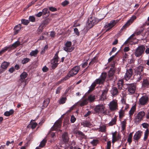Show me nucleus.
I'll list each match as a JSON object with an SVG mask.
<instances>
[{
  "label": "nucleus",
  "mask_w": 149,
  "mask_h": 149,
  "mask_svg": "<svg viewBox=\"0 0 149 149\" xmlns=\"http://www.w3.org/2000/svg\"><path fill=\"white\" fill-rule=\"evenodd\" d=\"M94 110L95 113L98 114L107 115L109 113V112H107L105 107L102 104H99L95 106Z\"/></svg>",
  "instance_id": "obj_1"
},
{
  "label": "nucleus",
  "mask_w": 149,
  "mask_h": 149,
  "mask_svg": "<svg viewBox=\"0 0 149 149\" xmlns=\"http://www.w3.org/2000/svg\"><path fill=\"white\" fill-rule=\"evenodd\" d=\"M124 89L127 90L130 94H133L135 92L136 86L133 83L124 84L123 86Z\"/></svg>",
  "instance_id": "obj_2"
},
{
  "label": "nucleus",
  "mask_w": 149,
  "mask_h": 149,
  "mask_svg": "<svg viewBox=\"0 0 149 149\" xmlns=\"http://www.w3.org/2000/svg\"><path fill=\"white\" fill-rule=\"evenodd\" d=\"M116 70V68H110V70L108 72V77H107V81L108 83L111 82L113 83L115 81V79L113 76Z\"/></svg>",
  "instance_id": "obj_3"
},
{
  "label": "nucleus",
  "mask_w": 149,
  "mask_h": 149,
  "mask_svg": "<svg viewBox=\"0 0 149 149\" xmlns=\"http://www.w3.org/2000/svg\"><path fill=\"white\" fill-rule=\"evenodd\" d=\"M145 50V46L143 45L139 46L135 50L134 54L136 57L142 56Z\"/></svg>",
  "instance_id": "obj_4"
},
{
  "label": "nucleus",
  "mask_w": 149,
  "mask_h": 149,
  "mask_svg": "<svg viewBox=\"0 0 149 149\" xmlns=\"http://www.w3.org/2000/svg\"><path fill=\"white\" fill-rule=\"evenodd\" d=\"M149 102V97L147 95H143L139 99V104L141 106L145 105Z\"/></svg>",
  "instance_id": "obj_5"
},
{
  "label": "nucleus",
  "mask_w": 149,
  "mask_h": 149,
  "mask_svg": "<svg viewBox=\"0 0 149 149\" xmlns=\"http://www.w3.org/2000/svg\"><path fill=\"white\" fill-rule=\"evenodd\" d=\"M145 114V112L143 111L139 112L135 117L134 119L135 123H138L141 120H143Z\"/></svg>",
  "instance_id": "obj_6"
},
{
  "label": "nucleus",
  "mask_w": 149,
  "mask_h": 149,
  "mask_svg": "<svg viewBox=\"0 0 149 149\" xmlns=\"http://www.w3.org/2000/svg\"><path fill=\"white\" fill-rule=\"evenodd\" d=\"M98 22V20L97 18L92 16H90L88 19V27L89 28H92Z\"/></svg>",
  "instance_id": "obj_7"
},
{
  "label": "nucleus",
  "mask_w": 149,
  "mask_h": 149,
  "mask_svg": "<svg viewBox=\"0 0 149 149\" xmlns=\"http://www.w3.org/2000/svg\"><path fill=\"white\" fill-rule=\"evenodd\" d=\"M107 76V73L106 72H102L100 77L96 79L97 83L99 84H102L104 83L106 77Z\"/></svg>",
  "instance_id": "obj_8"
},
{
  "label": "nucleus",
  "mask_w": 149,
  "mask_h": 149,
  "mask_svg": "<svg viewBox=\"0 0 149 149\" xmlns=\"http://www.w3.org/2000/svg\"><path fill=\"white\" fill-rule=\"evenodd\" d=\"M107 76V73L106 72H102L100 77L96 79L97 83L99 84H102L104 83L106 77Z\"/></svg>",
  "instance_id": "obj_9"
},
{
  "label": "nucleus",
  "mask_w": 149,
  "mask_h": 149,
  "mask_svg": "<svg viewBox=\"0 0 149 149\" xmlns=\"http://www.w3.org/2000/svg\"><path fill=\"white\" fill-rule=\"evenodd\" d=\"M136 19V17L135 16H133L122 27L120 31L121 32L123 30L125 29L127 27H128L132 23L134 22V20Z\"/></svg>",
  "instance_id": "obj_10"
},
{
  "label": "nucleus",
  "mask_w": 149,
  "mask_h": 149,
  "mask_svg": "<svg viewBox=\"0 0 149 149\" xmlns=\"http://www.w3.org/2000/svg\"><path fill=\"white\" fill-rule=\"evenodd\" d=\"M72 42L71 41H67L65 44V47H63L64 50L67 52H71L73 50V48L71 47Z\"/></svg>",
  "instance_id": "obj_11"
},
{
  "label": "nucleus",
  "mask_w": 149,
  "mask_h": 149,
  "mask_svg": "<svg viewBox=\"0 0 149 149\" xmlns=\"http://www.w3.org/2000/svg\"><path fill=\"white\" fill-rule=\"evenodd\" d=\"M20 45V43L19 41H17L12 45H10L8 46L5 47V48L6 49L7 51L8 50V51L10 52L11 50L14 49L15 48L19 45Z\"/></svg>",
  "instance_id": "obj_12"
},
{
  "label": "nucleus",
  "mask_w": 149,
  "mask_h": 149,
  "mask_svg": "<svg viewBox=\"0 0 149 149\" xmlns=\"http://www.w3.org/2000/svg\"><path fill=\"white\" fill-rule=\"evenodd\" d=\"M133 70L132 68L127 69L124 76V78L126 81L129 80L133 74Z\"/></svg>",
  "instance_id": "obj_13"
},
{
  "label": "nucleus",
  "mask_w": 149,
  "mask_h": 149,
  "mask_svg": "<svg viewBox=\"0 0 149 149\" xmlns=\"http://www.w3.org/2000/svg\"><path fill=\"white\" fill-rule=\"evenodd\" d=\"M108 90V88L106 87L104 90L102 91V93L99 99L100 100L104 101L106 99V95Z\"/></svg>",
  "instance_id": "obj_14"
},
{
  "label": "nucleus",
  "mask_w": 149,
  "mask_h": 149,
  "mask_svg": "<svg viewBox=\"0 0 149 149\" xmlns=\"http://www.w3.org/2000/svg\"><path fill=\"white\" fill-rule=\"evenodd\" d=\"M121 139V136L120 134L118 133L117 135V132L116 131L112 133V142L114 143L115 142L118 141Z\"/></svg>",
  "instance_id": "obj_15"
},
{
  "label": "nucleus",
  "mask_w": 149,
  "mask_h": 149,
  "mask_svg": "<svg viewBox=\"0 0 149 149\" xmlns=\"http://www.w3.org/2000/svg\"><path fill=\"white\" fill-rule=\"evenodd\" d=\"M118 104L117 102L113 100L110 102L109 109L111 111H114L117 109Z\"/></svg>",
  "instance_id": "obj_16"
},
{
  "label": "nucleus",
  "mask_w": 149,
  "mask_h": 149,
  "mask_svg": "<svg viewBox=\"0 0 149 149\" xmlns=\"http://www.w3.org/2000/svg\"><path fill=\"white\" fill-rule=\"evenodd\" d=\"M144 67L143 65H140L139 66L136 67L134 69V70L137 75H140L141 73L143 72Z\"/></svg>",
  "instance_id": "obj_17"
},
{
  "label": "nucleus",
  "mask_w": 149,
  "mask_h": 149,
  "mask_svg": "<svg viewBox=\"0 0 149 149\" xmlns=\"http://www.w3.org/2000/svg\"><path fill=\"white\" fill-rule=\"evenodd\" d=\"M80 70L79 66H77L73 67L69 72L73 76L76 75Z\"/></svg>",
  "instance_id": "obj_18"
},
{
  "label": "nucleus",
  "mask_w": 149,
  "mask_h": 149,
  "mask_svg": "<svg viewBox=\"0 0 149 149\" xmlns=\"http://www.w3.org/2000/svg\"><path fill=\"white\" fill-rule=\"evenodd\" d=\"M10 63L6 61H4L1 64L0 69V73L3 72L8 68L9 65Z\"/></svg>",
  "instance_id": "obj_19"
},
{
  "label": "nucleus",
  "mask_w": 149,
  "mask_h": 149,
  "mask_svg": "<svg viewBox=\"0 0 149 149\" xmlns=\"http://www.w3.org/2000/svg\"><path fill=\"white\" fill-rule=\"evenodd\" d=\"M118 22V20H117L111 21L109 23H107V24L105 25V27L106 28L108 27L112 28Z\"/></svg>",
  "instance_id": "obj_20"
},
{
  "label": "nucleus",
  "mask_w": 149,
  "mask_h": 149,
  "mask_svg": "<svg viewBox=\"0 0 149 149\" xmlns=\"http://www.w3.org/2000/svg\"><path fill=\"white\" fill-rule=\"evenodd\" d=\"M142 133V132L140 131H138L134 135L133 137L134 139L138 141L140 139Z\"/></svg>",
  "instance_id": "obj_21"
},
{
  "label": "nucleus",
  "mask_w": 149,
  "mask_h": 149,
  "mask_svg": "<svg viewBox=\"0 0 149 149\" xmlns=\"http://www.w3.org/2000/svg\"><path fill=\"white\" fill-rule=\"evenodd\" d=\"M27 76V73L26 72H24L20 75V79H19V81L21 83L25 81V79Z\"/></svg>",
  "instance_id": "obj_22"
},
{
  "label": "nucleus",
  "mask_w": 149,
  "mask_h": 149,
  "mask_svg": "<svg viewBox=\"0 0 149 149\" xmlns=\"http://www.w3.org/2000/svg\"><path fill=\"white\" fill-rule=\"evenodd\" d=\"M62 125V121L61 119H59L57 120L54 125V127L55 130L60 128Z\"/></svg>",
  "instance_id": "obj_23"
},
{
  "label": "nucleus",
  "mask_w": 149,
  "mask_h": 149,
  "mask_svg": "<svg viewBox=\"0 0 149 149\" xmlns=\"http://www.w3.org/2000/svg\"><path fill=\"white\" fill-rule=\"evenodd\" d=\"M43 13V17H47L49 16L50 15V12L48 10L47 8H45L43 9L42 12Z\"/></svg>",
  "instance_id": "obj_24"
},
{
  "label": "nucleus",
  "mask_w": 149,
  "mask_h": 149,
  "mask_svg": "<svg viewBox=\"0 0 149 149\" xmlns=\"http://www.w3.org/2000/svg\"><path fill=\"white\" fill-rule=\"evenodd\" d=\"M50 21V19L48 18H47L45 19V20L42 22L41 25H40V27H44L49 23Z\"/></svg>",
  "instance_id": "obj_25"
},
{
  "label": "nucleus",
  "mask_w": 149,
  "mask_h": 149,
  "mask_svg": "<svg viewBox=\"0 0 149 149\" xmlns=\"http://www.w3.org/2000/svg\"><path fill=\"white\" fill-rule=\"evenodd\" d=\"M62 139L63 141L65 142H67L69 140L68 134L67 132H65L62 134Z\"/></svg>",
  "instance_id": "obj_26"
},
{
  "label": "nucleus",
  "mask_w": 149,
  "mask_h": 149,
  "mask_svg": "<svg viewBox=\"0 0 149 149\" xmlns=\"http://www.w3.org/2000/svg\"><path fill=\"white\" fill-rule=\"evenodd\" d=\"M36 120H32L29 124L28 125L27 127L28 128L31 127L32 129H35L37 125V124L36 122H33L32 121H35Z\"/></svg>",
  "instance_id": "obj_27"
},
{
  "label": "nucleus",
  "mask_w": 149,
  "mask_h": 149,
  "mask_svg": "<svg viewBox=\"0 0 149 149\" xmlns=\"http://www.w3.org/2000/svg\"><path fill=\"white\" fill-rule=\"evenodd\" d=\"M118 93L119 92L117 88L116 87H113L111 92V93L113 96H116Z\"/></svg>",
  "instance_id": "obj_28"
},
{
  "label": "nucleus",
  "mask_w": 149,
  "mask_h": 149,
  "mask_svg": "<svg viewBox=\"0 0 149 149\" xmlns=\"http://www.w3.org/2000/svg\"><path fill=\"white\" fill-rule=\"evenodd\" d=\"M21 28V25L20 24H19L17 25H16L15 28V31L14 33L15 34H17L19 31L20 30Z\"/></svg>",
  "instance_id": "obj_29"
},
{
  "label": "nucleus",
  "mask_w": 149,
  "mask_h": 149,
  "mask_svg": "<svg viewBox=\"0 0 149 149\" xmlns=\"http://www.w3.org/2000/svg\"><path fill=\"white\" fill-rule=\"evenodd\" d=\"M149 85L148 81L147 79H144L142 83V87L145 88H147L148 87Z\"/></svg>",
  "instance_id": "obj_30"
},
{
  "label": "nucleus",
  "mask_w": 149,
  "mask_h": 149,
  "mask_svg": "<svg viewBox=\"0 0 149 149\" xmlns=\"http://www.w3.org/2000/svg\"><path fill=\"white\" fill-rule=\"evenodd\" d=\"M82 125L84 126L87 127H92V125L89 121H84L82 123Z\"/></svg>",
  "instance_id": "obj_31"
},
{
  "label": "nucleus",
  "mask_w": 149,
  "mask_h": 149,
  "mask_svg": "<svg viewBox=\"0 0 149 149\" xmlns=\"http://www.w3.org/2000/svg\"><path fill=\"white\" fill-rule=\"evenodd\" d=\"M134 132H131L129 135L127 139V141L128 143L130 145L132 141V138L133 136V134Z\"/></svg>",
  "instance_id": "obj_32"
},
{
  "label": "nucleus",
  "mask_w": 149,
  "mask_h": 149,
  "mask_svg": "<svg viewBox=\"0 0 149 149\" xmlns=\"http://www.w3.org/2000/svg\"><path fill=\"white\" fill-rule=\"evenodd\" d=\"M14 111L13 109H10L9 111H6L4 113V115L6 116H9L10 115L13 114Z\"/></svg>",
  "instance_id": "obj_33"
},
{
  "label": "nucleus",
  "mask_w": 149,
  "mask_h": 149,
  "mask_svg": "<svg viewBox=\"0 0 149 149\" xmlns=\"http://www.w3.org/2000/svg\"><path fill=\"white\" fill-rule=\"evenodd\" d=\"M50 102V100L49 98H47L43 102L42 107L45 108L47 107Z\"/></svg>",
  "instance_id": "obj_34"
},
{
  "label": "nucleus",
  "mask_w": 149,
  "mask_h": 149,
  "mask_svg": "<svg viewBox=\"0 0 149 149\" xmlns=\"http://www.w3.org/2000/svg\"><path fill=\"white\" fill-rule=\"evenodd\" d=\"M38 52V50L36 49L35 50H33L30 53L29 55L31 56H34V57H36L37 55Z\"/></svg>",
  "instance_id": "obj_35"
},
{
  "label": "nucleus",
  "mask_w": 149,
  "mask_h": 149,
  "mask_svg": "<svg viewBox=\"0 0 149 149\" xmlns=\"http://www.w3.org/2000/svg\"><path fill=\"white\" fill-rule=\"evenodd\" d=\"M124 84H123V81L122 80H119L117 83L118 88L120 90L121 89L122 86L123 87Z\"/></svg>",
  "instance_id": "obj_36"
},
{
  "label": "nucleus",
  "mask_w": 149,
  "mask_h": 149,
  "mask_svg": "<svg viewBox=\"0 0 149 149\" xmlns=\"http://www.w3.org/2000/svg\"><path fill=\"white\" fill-rule=\"evenodd\" d=\"M136 110V107L135 106H133L131 109L129 111L130 117H132V115L134 114Z\"/></svg>",
  "instance_id": "obj_37"
},
{
  "label": "nucleus",
  "mask_w": 149,
  "mask_h": 149,
  "mask_svg": "<svg viewBox=\"0 0 149 149\" xmlns=\"http://www.w3.org/2000/svg\"><path fill=\"white\" fill-rule=\"evenodd\" d=\"M126 123V119L121 122V128L123 131H124L125 130Z\"/></svg>",
  "instance_id": "obj_38"
},
{
  "label": "nucleus",
  "mask_w": 149,
  "mask_h": 149,
  "mask_svg": "<svg viewBox=\"0 0 149 149\" xmlns=\"http://www.w3.org/2000/svg\"><path fill=\"white\" fill-rule=\"evenodd\" d=\"M117 121L116 118L115 117L113 118L109 124V126H112L113 125L116 124V122Z\"/></svg>",
  "instance_id": "obj_39"
},
{
  "label": "nucleus",
  "mask_w": 149,
  "mask_h": 149,
  "mask_svg": "<svg viewBox=\"0 0 149 149\" xmlns=\"http://www.w3.org/2000/svg\"><path fill=\"white\" fill-rule=\"evenodd\" d=\"M88 103V100L87 98L84 99L80 103L79 105L81 107H82L86 105Z\"/></svg>",
  "instance_id": "obj_40"
},
{
  "label": "nucleus",
  "mask_w": 149,
  "mask_h": 149,
  "mask_svg": "<svg viewBox=\"0 0 149 149\" xmlns=\"http://www.w3.org/2000/svg\"><path fill=\"white\" fill-rule=\"evenodd\" d=\"M47 141V140L45 139H43L40 143L39 145V147H40L41 148L45 146V144L46 143Z\"/></svg>",
  "instance_id": "obj_41"
},
{
  "label": "nucleus",
  "mask_w": 149,
  "mask_h": 149,
  "mask_svg": "<svg viewBox=\"0 0 149 149\" xmlns=\"http://www.w3.org/2000/svg\"><path fill=\"white\" fill-rule=\"evenodd\" d=\"M149 129L148 128L145 132L144 136L143 139L145 141H146L148 138V136L149 134Z\"/></svg>",
  "instance_id": "obj_42"
},
{
  "label": "nucleus",
  "mask_w": 149,
  "mask_h": 149,
  "mask_svg": "<svg viewBox=\"0 0 149 149\" xmlns=\"http://www.w3.org/2000/svg\"><path fill=\"white\" fill-rule=\"evenodd\" d=\"M119 118L121 119L124 116V111L123 109H121L120 111L119 112Z\"/></svg>",
  "instance_id": "obj_43"
},
{
  "label": "nucleus",
  "mask_w": 149,
  "mask_h": 149,
  "mask_svg": "<svg viewBox=\"0 0 149 149\" xmlns=\"http://www.w3.org/2000/svg\"><path fill=\"white\" fill-rule=\"evenodd\" d=\"M67 100V98L66 97H63L60 100L59 103L60 104H64Z\"/></svg>",
  "instance_id": "obj_44"
},
{
  "label": "nucleus",
  "mask_w": 149,
  "mask_h": 149,
  "mask_svg": "<svg viewBox=\"0 0 149 149\" xmlns=\"http://www.w3.org/2000/svg\"><path fill=\"white\" fill-rule=\"evenodd\" d=\"M48 47V46L47 45H45L44 48L42 49V51L40 52V54L42 55L44 54L46 51Z\"/></svg>",
  "instance_id": "obj_45"
},
{
  "label": "nucleus",
  "mask_w": 149,
  "mask_h": 149,
  "mask_svg": "<svg viewBox=\"0 0 149 149\" xmlns=\"http://www.w3.org/2000/svg\"><path fill=\"white\" fill-rule=\"evenodd\" d=\"M30 59L29 58H24L23 60L22 61L21 63L22 64H24L27 63L29 61Z\"/></svg>",
  "instance_id": "obj_46"
},
{
  "label": "nucleus",
  "mask_w": 149,
  "mask_h": 149,
  "mask_svg": "<svg viewBox=\"0 0 149 149\" xmlns=\"http://www.w3.org/2000/svg\"><path fill=\"white\" fill-rule=\"evenodd\" d=\"M72 77L73 76L69 72L68 74L62 79V80L64 81H66L70 77Z\"/></svg>",
  "instance_id": "obj_47"
},
{
  "label": "nucleus",
  "mask_w": 149,
  "mask_h": 149,
  "mask_svg": "<svg viewBox=\"0 0 149 149\" xmlns=\"http://www.w3.org/2000/svg\"><path fill=\"white\" fill-rule=\"evenodd\" d=\"M22 23L25 25H28L29 22V21L28 20H26L23 19L21 20Z\"/></svg>",
  "instance_id": "obj_48"
},
{
  "label": "nucleus",
  "mask_w": 149,
  "mask_h": 149,
  "mask_svg": "<svg viewBox=\"0 0 149 149\" xmlns=\"http://www.w3.org/2000/svg\"><path fill=\"white\" fill-rule=\"evenodd\" d=\"M99 129L101 132H105L106 130V126L104 125H103L100 127Z\"/></svg>",
  "instance_id": "obj_49"
},
{
  "label": "nucleus",
  "mask_w": 149,
  "mask_h": 149,
  "mask_svg": "<svg viewBox=\"0 0 149 149\" xmlns=\"http://www.w3.org/2000/svg\"><path fill=\"white\" fill-rule=\"evenodd\" d=\"M87 99L88 100V101L89 100L90 102H92L94 101L95 99V98L94 96L90 95L88 97Z\"/></svg>",
  "instance_id": "obj_50"
},
{
  "label": "nucleus",
  "mask_w": 149,
  "mask_h": 149,
  "mask_svg": "<svg viewBox=\"0 0 149 149\" xmlns=\"http://www.w3.org/2000/svg\"><path fill=\"white\" fill-rule=\"evenodd\" d=\"M29 21H31L32 22H34L36 21V18L35 17H34L33 16H30L29 17Z\"/></svg>",
  "instance_id": "obj_51"
},
{
  "label": "nucleus",
  "mask_w": 149,
  "mask_h": 149,
  "mask_svg": "<svg viewBox=\"0 0 149 149\" xmlns=\"http://www.w3.org/2000/svg\"><path fill=\"white\" fill-rule=\"evenodd\" d=\"M97 84H98L97 83L96 79L95 81L92 84L91 86V88L92 90H93L95 88Z\"/></svg>",
  "instance_id": "obj_52"
},
{
  "label": "nucleus",
  "mask_w": 149,
  "mask_h": 149,
  "mask_svg": "<svg viewBox=\"0 0 149 149\" xmlns=\"http://www.w3.org/2000/svg\"><path fill=\"white\" fill-rule=\"evenodd\" d=\"M97 60V58H96V57H94L92 60L90 62L89 64V65H93L95 62L96 60Z\"/></svg>",
  "instance_id": "obj_53"
},
{
  "label": "nucleus",
  "mask_w": 149,
  "mask_h": 149,
  "mask_svg": "<svg viewBox=\"0 0 149 149\" xmlns=\"http://www.w3.org/2000/svg\"><path fill=\"white\" fill-rule=\"evenodd\" d=\"M77 134L81 136L82 138H84V137L85 136L84 134V133H83L82 132L80 131H78V132H77Z\"/></svg>",
  "instance_id": "obj_54"
},
{
  "label": "nucleus",
  "mask_w": 149,
  "mask_h": 149,
  "mask_svg": "<svg viewBox=\"0 0 149 149\" xmlns=\"http://www.w3.org/2000/svg\"><path fill=\"white\" fill-rule=\"evenodd\" d=\"M74 31L75 33L77 36H79V35L80 33L78 29L77 28H75L74 29Z\"/></svg>",
  "instance_id": "obj_55"
},
{
  "label": "nucleus",
  "mask_w": 149,
  "mask_h": 149,
  "mask_svg": "<svg viewBox=\"0 0 149 149\" xmlns=\"http://www.w3.org/2000/svg\"><path fill=\"white\" fill-rule=\"evenodd\" d=\"M111 147V142L108 141L107 143V146L106 149H110Z\"/></svg>",
  "instance_id": "obj_56"
},
{
  "label": "nucleus",
  "mask_w": 149,
  "mask_h": 149,
  "mask_svg": "<svg viewBox=\"0 0 149 149\" xmlns=\"http://www.w3.org/2000/svg\"><path fill=\"white\" fill-rule=\"evenodd\" d=\"M49 10L52 12H55L57 10L56 8L52 6L49 7Z\"/></svg>",
  "instance_id": "obj_57"
},
{
  "label": "nucleus",
  "mask_w": 149,
  "mask_h": 149,
  "mask_svg": "<svg viewBox=\"0 0 149 149\" xmlns=\"http://www.w3.org/2000/svg\"><path fill=\"white\" fill-rule=\"evenodd\" d=\"M76 118L74 117V116L72 115L71 116V119H70V121L71 123H73L76 120Z\"/></svg>",
  "instance_id": "obj_58"
},
{
  "label": "nucleus",
  "mask_w": 149,
  "mask_h": 149,
  "mask_svg": "<svg viewBox=\"0 0 149 149\" xmlns=\"http://www.w3.org/2000/svg\"><path fill=\"white\" fill-rule=\"evenodd\" d=\"M62 89V87L61 86H60L58 87L56 90V94H58L60 93V91Z\"/></svg>",
  "instance_id": "obj_59"
},
{
  "label": "nucleus",
  "mask_w": 149,
  "mask_h": 149,
  "mask_svg": "<svg viewBox=\"0 0 149 149\" xmlns=\"http://www.w3.org/2000/svg\"><path fill=\"white\" fill-rule=\"evenodd\" d=\"M69 3L68 1L67 0H65L61 3V5L63 6H65Z\"/></svg>",
  "instance_id": "obj_60"
},
{
  "label": "nucleus",
  "mask_w": 149,
  "mask_h": 149,
  "mask_svg": "<svg viewBox=\"0 0 149 149\" xmlns=\"http://www.w3.org/2000/svg\"><path fill=\"white\" fill-rule=\"evenodd\" d=\"M143 127L145 128H148L149 125L147 123H144L142 124Z\"/></svg>",
  "instance_id": "obj_61"
},
{
  "label": "nucleus",
  "mask_w": 149,
  "mask_h": 149,
  "mask_svg": "<svg viewBox=\"0 0 149 149\" xmlns=\"http://www.w3.org/2000/svg\"><path fill=\"white\" fill-rule=\"evenodd\" d=\"M58 61L57 60V58H56L55 56L54 55L52 60V63H58Z\"/></svg>",
  "instance_id": "obj_62"
},
{
  "label": "nucleus",
  "mask_w": 149,
  "mask_h": 149,
  "mask_svg": "<svg viewBox=\"0 0 149 149\" xmlns=\"http://www.w3.org/2000/svg\"><path fill=\"white\" fill-rule=\"evenodd\" d=\"M49 70V69L46 66H44L42 68V70L44 72H46Z\"/></svg>",
  "instance_id": "obj_63"
},
{
  "label": "nucleus",
  "mask_w": 149,
  "mask_h": 149,
  "mask_svg": "<svg viewBox=\"0 0 149 149\" xmlns=\"http://www.w3.org/2000/svg\"><path fill=\"white\" fill-rule=\"evenodd\" d=\"M53 64L52 66V68L53 69H55L58 65V63H52Z\"/></svg>",
  "instance_id": "obj_64"
}]
</instances>
